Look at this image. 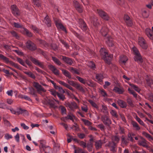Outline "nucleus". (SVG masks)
<instances>
[{
  "label": "nucleus",
  "mask_w": 153,
  "mask_h": 153,
  "mask_svg": "<svg viewBox=\"0 0 153 153\" xmlns=\"http://www.w3.org/2000/svg\"><path fill=\"white\" fill-rule=\"evenodd\" d=\"M71 31L73 33L78 39L80 40H82L83 39V37L80 36V34H79L77 33L76 32L75 30H72Z\"/></svg>",
  "instance_id": "nucleus-41"
},
{
  "label": "nucleus",
  "mask_w": 153,
  "mask_h": 153,
  "mask_svg": "<svg viewBox=\"0 0 153 153\" xmlns=\"http://www.w3.org/2000/svg\"><path fill=\"white\" fill-rule=\"evenodd\" d=\"M0 58L3 59L6 63L7 64L9 63L12 66L19 69H21L19 65L12 61H9L8 58L4 56L2 54H0Z\"/></svg>",
  "instance_id": "nucleus-5"
},
{
  "label": "nucleus",
  "mask_w": 153,
  "mask_h": 153,
  "mask_svg": "<svg viewBox=\"0 0 153 153\" xmlns=\"http://www.w3.org/2000/svg\"><path fill=\"white\" fill-rule=\"evenodd\" d=\"M62 59L66 63L69 65H71L73 63L72 59L68 57L62 56Z\"/></svg>",
  "instance_id": "nucleus-23"
},
{
  "label": "nucleus",
  "mask_w": 153,
  "mask_h": 153,
  "mask_svg": "<svg viewBox=\"0 0 153 153\" xmlns=\"http://www.w3.org/2000/svg\"><path fill=\"white\" fill-rule=\"evenodd\" d=\"M39 43L41 45V47H43L45 49L50 48L55 51L58 48L57 45L54 44H49L46 43L45 41L39 39Z\"/></svg>",
  "instance_id": "nucleus-3"
},
{
  "label": "nucleus",
  "mask_w": 153,
  "mask_h": 153,
  "mask_svg": "<svg viewBox=\"0 0 153 153\" xmlns=\"http://www.w3.org/2000/svg\"><path fill=\"white\" fill-rule=\"evenodd\" d=\"M30 28L33 30L34 32L36 33H39V30L35 26L32 25L30 27Z\"/></svg>",
  "instance_id": "nucleus-55"
},
{
  "label": "nucleus",
  "mask_w": 153,
  "mask_h": 153,
  "mask_svg": "<svg viewBox=\"0 0 153 153\" xmlns=\"http://www.w3.org/2000/svg\"><path fill=\"white\" fill-rule=\"evenodd\" d=\"M66 106L71 110H74L77 108L78 107L76 103L75 102L71 103L68 102L66 104Z\"/></svg>",
  "instance_id": "nucleus-21"
},
{
  "label": "nucleus",
  "mask_w": 153,
  "mask_h": 153,
  "mask_svg": "<svg viewBox=\"0 0 153 153\" xmlns=\"http://www.w3.org/2000/svg\"><path fill=\"white\" fill-rule=\"evenodd\" d=\"M33 2L34 5L38 7L41 6V1L39 0H33Z\"/></svg>",
  "instance_id": "nucleus-44"
},
{
  "label": "nucleus",
  "mask_w": 153,
  "mask_h": 153,
  "mask_svg": "<svg viewBox=\"0 0 153 153\" xmlns=\"http://www.w3.org/2000/svg\"><path fill=\"white\" fill-rule=\"evenodd\" d=\"M40 146H39L42 148L45 147V141L44 140H42L40 141Z\"/></svg>",
  "instance_id": "nucleus-61"
},
{
  "label": "nucleus",
  "mask_w": 153,
  "mask_h": 153,
  "mask_svg": "<svg viewBox=\"0 0 153 153\" xmlns=\"http://www.w3.org/2000/svg\"><path fill=\"white\" fill-rule=\"evenodd\" d=\"M107 108L106 106L102 105V109L101 110L102 111L103 113L105 114H107L108 113V112L107 111Z\"/></svg>",
  "instance_id": "nucleus-52"
},
{
  "label": "nucleus",
  "mask_w": 153,
  "mask_h": 153,
  "mask_svg": "<svg viewBox=\"0 0 153 153\" xmlns=\"http://www.w3.org/2000/svg\"><path fill=\"white\" fill-rule=\"evenodd\" d=\"M100 92L102 96L104 97H107L108 95L104 90L103 89L100 90Z\"/></svg>",
  "instance_id": "nucleus-59"
},
{
  "label": "nucleus",
  "mask_w": 153,
  "mask_h": 153,
  "mask_svg": "<svg viewBox=\"0 0 153 153\" xmlns=\"http://www.w3.org/2000/svg\"><path fill=\"white\" fill-rule=\"evenodd\" d=\"M132 125L133 127L135 128L136 130L138 131L140 129V127L137 122L134 121H132Z\"/></svg>",
  "instance_id": "nucleus-39"
},
{
  "label": "nucleus",
  "mask_w": 153,
  "mask_h": 153,
  "mask_svg": "<svg viewBox=\"0 0 153 153\" xmlns=\"http://www.w3.org/2000/svg\"><path fill=\"white\" fill-rule=\"evenodd\" d=\"M131 51L135 55V60L140 63H142L143 62V59L137 48L135 47L134 46L132 48Z\"/></svg>",
  "instance_id": "nucleus-4"
},
{
  "label": "nucleus",
  "mask_w": 153,
  "mask_h": 153,
  "mask_svg": "<svg viewBox=\"0 0 153 153\" xmlns=\"http://www.w3.org/2000/svg\"><path fill=\"white\" fill-rule=\"evenodd\" d=\"M101 120L104 124L106 126H109L112 122L109 117L107 114L101 116Z\"/></svg>",
  "instance_id": "nucleus-7"
},
{
  "label": "nucleus",
  "mask_w": 153,
  "mask_h": 153,
  "mask_svg": "<svg viewBox=\"0 0 153 153\" xmlns=\"http://www.w3.org/2000/svg\"><path fill=\"white\" fill-rule=\"evenodd\" d=\"M143 134L146 137L148 138L149 139L151 140H153L152 137L148 133H147L145 132H143Z\"/></svg>",
  "instance_id": "nucleus-53"
},
{
  "label": "nucleus",
  "mask_w": 153,
  "mask_h": 153,
  "mask_svg": "<svg viewBox=\"0 0 153 153\" xmlns=\"http://www.w3.org/2000/svg\"><path fill=\"white\" fill-rule=\"evenodd\" d=\"M108 28L105 26H103L100 30V33L102 36L105 37V41L108 45L109 47H112L114 45V42L112 38L108 35Z\"/></svg>",
  "instance_id": "nucleus-1"
},
{
  "label": "nucleus",
  "mask_w": 153,
  "mask_h": 153,
  "mask_svg": "<svg viewBox=\"0 0 153 153\" xmlns=\"http://www.w3.org/2000/svg\"><path fill=\"white\" fill-rule=\"evenodd\" d=\"M108 146L110 148L111 151L113 152H115L117 150V144L115 142L110 141L109 143Z\"/></svg>",
  "instance_id": "nucleus-20"
},
{
  "label": "nucleus",
  "mask_w": 153,
  "mask_h": 153,
  "mask_svg": "<svg viewBox=\"0 0 153 153\" xmlns=\"http://www.w3.org/2000/svg\"><path fill=\"white\" fill-rule=\"evenodd\" d=\"M13 25L16 28H21L23 29V25L19 23L14 22L13 23Z\"/></svg>",
  "instance_id": "nucleus-43"
},
{
  "label": "nucleus",
  "mask_w": 153,
  "mask_h": 153,
  "mask_svg": "<svg viewBox=\"0 0 153 153\" xmlns=\"http://www.w3.org/2000/svg\"><path fill=\"white\" fill-rule=\"evenodd\" d=\"M73 140L78 143H79V145L82 146L84 148H85L87 147V144H86L84 142L82 141H80L79 140L77 139L76 138H74L73 139Z\"/></svg>",
  "instance_id": "nucleus-31"
},
{
  "label": "nucleus",
  "mask_w": 153,
  "mask_h": 153,
  "mask_svg": "<svg viewBox=\"0 0 153 153\" xmlns=\"http://www.w3.org/2000/svg\"><path fill=\"white\" fill-rule=\"evenodd\" d=\"M67 81L69 85L72 86L80 91H83L84 89L79 84L76 82H75L73 81L70 80L68 79L67 80Z\"/></svg>",
  "instance_id": "nucleus-8"
},
{
  "label": "nucleus",
  "mask_w": 153,
  "mask_h": 153,
  "mask_svg": "<svg viewBox=\"0 0 153 153\" xmlns=\"http://www.w3.org/2000/svg\"><path fill=\"white\" fill-rule=\"evenodd\" d=\"M82 120L85 125L90 126L91 125V123L88 120L85 119H82Z\"/></svg>",
  "instance_id": "nucleus-62"
},
{
  "label": "nucleus",
  "mask_w": 153,
  "mask_h": 153,
  "mask_svg": "<svg viewBox=\"0 0 153 153\" xmlns=\"http://www.w3.org/2000/svg\"><path fill=\"white\" fill-rule=\"evenodd\" d=\"M103 142L102 141L99 140L95 142V146L96 149H98L101 148Z\"/></svg>",
  "instance_id": "nucleus-29"
},
{
  "label": "nucleus",
  "mask_w": 153,
  "mask_h": 153,
  "mask_svg": "<svg viewBox=\"0 0 153 153\" xmlns=\"http://www.w3.org/2000/svg\"><path fill=\"white\" fill-rule=\"evenodd\" d=\"M89 66L91 69L94 70L95 68V65L93 62L91 61L89 62Z\"/></svg>",
  "instance_id": "nucleus-64"
},
{
  "label": "nucleus",
  "mask_w": 153,
  "mask_h": 153,
  "mask_svg": "<svg viewBox=\"0 0 153 153\" xmlns=\"http://www.w3.org/2000/svg\"><path fill=\"white\" fill-rule=\"evenodd\" d=\"M57 96L59 98L60 100L62 101H63L65 99V97L64 95L59 93H57Z\"/></svg>",
  "instance_id": "nucleus-51"
},
{
  "label": "nucleus",
  "mask_w": 153,
  "mask_h": 153,
  "mask_svg": "<svg viewBox=\"0 0 153 153\" xmlns=\"http://www.w3.org/2000/svg\"><path fill=\"white\" fill-rule=\"evenodd\" d=\"M26 63L28 65L30 68L31 69L33 68L32 66V63L28 59H27L25 60Z\"/></svg>",
  "instance_id": "nucleus-63"
},
{
  "label": "nucleus",
  "mask_w": 153,
  "mask_h": 153,
  "mask_svg": "<svg viewBox=\"0 0 153 153\" xmlns=\"http://www.w3.org/2000/svg\"><path fill=\"white\" fill-rule=\"evenodd\" d=\"M69 71L73 74H76L78 75L80 74V71L76 68L71 67L70 68Z\"/></svg>",
  "instance_id": "nucleus-32"
},
{
  "label": "nucleus",
  "mask_w": 153,
  "mask_h": 153,
  "mask_svg": "<svg viewBox=\"0 0 153 153\" xmlns=\"http://www.w3.org/2000/svg\"><path fill=\"white\" fill-rule=\"evenodd\" d=\"M23 34L26 35L29 37H32L33 36L32 33L30 32L27 29L23 28V30L21 31Z\"/></svg>",
  "instance_id": "nucleus-27"
},
{
  "label": "nucleus",
  "mask_w": 153,
  "mask_h": 153,
  "mask_svg": "<svg viewBox=\"0 0 153 153\" xmlns=\"http://www.w3.org/2000/svg\"><path fill=\"white\" fill-rule=\"evenodd\" d=\"M137 121L141 125L145 127V125L143 122L142 121L140 118L137 116H136L135 117Z\"/></svg>",
  "instance_id": "nucleus-45"
},
{
  "label": "nucleus",
  "mask_w": 153,
  "mask_h": 153,
  "mask_svg": "<svg viewBox=\"0 0 153 153\" xmlns=\"http://www.w3.org/2000/svg\"><path fill=\"white\" fill-rule=\"evenodd\" d=\"M73 3L76 10L80 13L82 12L83 11L82 6L80 5L78 2L75 0L73 1Z\"/></svg>",
  "instance_id": "nucleus-17"
},
{
  "label": "nucleus",
  "mask_w": 153,
  "mask_h": 153,
  "mask_svg": "<svg viewBox=\"0 0 153 153\" xmlns=\"http://www.w3.org/2000/svg\"><path fill=\"white\" fill-rule=\"evenodd\" d=\"M54 21L55 25L58 28L60 29L65 32H67L65 28L61 23L60 20L56 19H54Z\"/></svg>",
  "instance_id": "nucleus-12"
},
{
  "label": "nucleus",
  "mask_w": 153,
  "mask_h": 153,
  "mask_svg": "<svg viewBox=\"0 0 153 153\" xmlns=\"http://www.w3.org/2000/svg\"><path fill=\"white\" fill-rule=\"evenodd\" d=\"M10 33L12 35V36L16 38L17 39H18L19 38V36L17 33L15 31L12 30L10 32Z\"/></svg>",
  "instance_id": "nucleus-50"
},
{
  "label": "nucleus",
  "mask_w": 153,
  "mask_h": 153,
  "mask_svg": "<svg viewBox=\"0 0 153 153\" xmlns=\"http://www.w3.org/2000/svg\"><path fill=\"white\" fill-rule=\"evenodd\" d=\"M52 59L54 62L57 65H61L62 63L57 58L55 57H52Z\"/></svg>",
  "instance_id": "nucleus-40"
},
{
  "label": "nucleus",
  "mask_w": 153,
  "mask_h": 153,
  "mask_svg": "<svg viewBox=\"0 0 153 153\" xmlns=\"http://www.w3.org/2000/svg\"><path fill=\"white\" fill-rule=\"evenodd\" d=\"M89 19L91 23L95 27H97L100 25V23L98 19L95 16L90 17Z\"/></svg>",
  "instance_id": "nucleus-14"
},
{
  "label": "nucleus",
  "mask_w": 153,
  "mask_h": 153,
  "mask_svg": "<svg viewBox=\"0 0 153 153\" xmlns=\"http://www.w3.org/2000/svg\"><path fill=\"white\" fill-rule=\"evenodd\" d=\"M0 108H1L4 109H9L8 107L7 106L6 104L4 103H0Z\"/></svg>",
  "instance_id": "nucleus-54"
},
{
  "label": "nucleus",
  "mask_w": 153,
  "mask_h": 153,
  "mask_svg": "<svg viewBox=\"0 0 153 153\" xmlns=\"http://www.w3.org/2000/svg\"><path fill=\"white\" fill-rule=\"evenodd\" d=\"M104 76L102 74H97L96 75V79L99 82H102Z\"/></svg>",
  "instance_id": "nucleus-33"
},
{
  "label": "nucleus",
  "mask_w": 153,
  "mask_h": 153,
  "mask_svg": "<svg viewBox=\"0 0 153 153\" xmlns=\"http://www.w3.org/2000/svg\"><path fill=\"white\" fill-rule=\"evenodd\" d=\"M88 102L93 107L97 109H98V106L93 101L91 100H89Z\"/></svg>",
  "instance_id": "nucleus-49"
},
{
  "label": "nucleus",
  "mask_w": 153,
  "mask_h": 153,
  "mask_svg": "<svg viewBox=\"0 0 153 153\" xmlns=\"http://www.w3.org/2000/svg\"><path fill=\"white\" fill-rule=\"evenodd\" d=\"M124 20L126 25L128 26H131L133 25L132 20L127 15H125L124 17Z\"/></svg>",
  "instance_id": "nucleus-19"
},
{
  "label": "nucleus",
  "mask_w": 153,
  "mask_h": 153,
  "mask_svg": "<svg viewBox=\"0 0 153 153\" xmlns=\"http://www.w3.org/2000/svg\"><path fill=\"white\" fill-rule=\"evenodd\" d=\"M76 78L80 82L84 84H86V80H85L83 78L78 76H76Z\"/></svg>",
  "instance_id": "nucleus-47"
},
{
  "label": "nucleus",
  "mask_w": 153,
  "mask_h": 153,
  "mask_svg": "<svg viewBox=\"0 0 153 153\" xmlns=\"http://www.w3.org/2000/svg\"><path fill=\"white\" fill-rule=\"evenodd\" d=\"M24 73L33 79H35L36 78L34 74L30 71H24Z\"/></svg>",
  "instance_id": "nucleus-38"
},
{
  "label": "nucleus",
  "mask_w": 153,
  "mask_h": 153,
  "mask_svg": "<svg viewBox=\"0 0 153 153\" xmlns=\"http://www.w3.org/2000/svg\"><path fill=\"white\" fill-rule=\"evenodd\" d=\"M134 134L132 133H129L128 134V139L131 141H134L133 138L134 136Z\"/></svg>",
  "instance_id": "nucleus-42"
},
{
  "label": "nucleus",
  "mask_w": 153,
  "mask_h": 153,
  "mask_svg": "<svg viewBox=\"0 0 153 153\" xmlns=\"http://www.w3.org/2000/svg\"><path fill=\"white\" fill-rule=\"evenodd\" d=\"M128 59L127 57L125 56L122 55L120 56V61L123 64H125Z\"/></svg>",
  "instance_id": "nucleus-36"
},
{
  "label": "nucleus",
  "mask_w": 153,
  "mask_h": 153,
  "mask_svg": "<svg viewBox=\"0 0 153 153\" xmlns=\"http://www.w3.org/2000/svg\"><path fill=\"white\" fill-rule=\"evenodd\" d=\"M33 85L36 89L37 92L39 94H40L41 91L45 92L46 91V90L38 82H34L33 83Z\"/></svg>",
  "instance_id": "nucleus-13"
},
{
  "label": "nucleus",
  "mask_w": 153,
  "mask_h": 153,
  "mask_svg": "<svg viewBox=\"0 0 153 153\" xmlns=\"http://www.w3.org/2000/svg\"><path fill=\"white\" fill-rule=\"evenodd\" d=\"M58 82L60 84L63 85L64 86L68 88L69 89L71 90V91H74V89L69 84L62 81H59Z\"/></svg>",
  "instance_id": "nucleus-25"
},
{
  "label": "nucleus",
  "mask_w": 153,
  "mask_h": 153,
  "mask_svg": "<svg viewBox=\"0 0 153 153\" xmlns=\"http://www.w3.org/2000/svg\"><path fill=\"white\" fill-rule=\"evenodd\" d=\"M27 48L30 50L34 51L36 49V45L30 40H28L26 43Z\"/></svg>",
  "instance_id": "nucleus-11"
},
{
  "label": "nucleus",
  "mask_w": 153,
  "mask_h": 153,
  "mask_svg": "<svg viewBox=\"0 0 153 153\" xmlns=\"http://www.w3.org/2000/svg\"><path fill=\"white\" fill-rule=\"evenodd\" d=\"M88 149V151L90 152L91 151L92 148H93V145L90 142V143H89L87 145V147Z\"/></svg>",
  "instance_id": "nucleus-60"
},
{
  "label": "nucleus",
  "mask_w": 153,
  "mask_h": 153,
  "mask_svg": "<svg viewBox=\"0 0 153 153\" xmlns=\"http://www.w3.org/2000/svg\"><path fill=\"white\" fill-rule=\"evenodd\" d=\"M152 30L149 28H146L145 32L148 37L150 39L153 40V27H152Z\"/></svg>",
  "instance_id": "nucleus-18"
},
{
  "label": "nucleus",
  "mask_w": 153,
  "mask_h": 153,
  "mask_svg": "<svg viewBox=\"0 0 153 153\" xmlns=\"http://www.w3.org/2000/svg\"><path fill=\"white\" fill-rule=\"evenodd\" d=\"M61 70L62 73L65 76L68 77L69 79H71V75L69 71L67 70L63 69H62Z\"/></svg>",
  "instance_id": "nucleus-34"
},
{
  "label": "nucleus",
  "mask_w": 153,
  "mask_h": 153,
  "mask_svg": "<svg viewBox=\"0 0 153 153\" xmlns=\"http://www.w3.org/2000/svg\"><path fill=\"white\" fill-rule=\"evenodd\" d=\"M11 9L12 13L14 16L17 17L20 15V11L16 5H11Z\"/></svg>",
  "instance_id": "nucleus-10"
},
{
  "label": "nucleus",
  "mask_w": 153,
  "mask_h": 153,
  "mask_svg": "<svg viewBox=\"0 0 153 153\" xmlns=\"http://www.w3.org/2000/svg\"><path fill=\"white\" fill-rule=\"evenodd\" d=\"M37 51L38 52L41 54L43 55L45 57H46L47 55L46 54V52H45L42 51L41 49H37Z\"/></svg>",
  "instance_id": "nucleus-57"
},
{
  "label": "nucleus",
  "mask_w": 153,
  "mask_h": 153,
  "mask_svg": "<svg viewBox=\"0 0 153 153\" xmlns=\"http://www.w3.org/2000/svg\"><path fill=\"white\" fill-rule=\"evenodd\" d=\"M97 13L98 15L103 19L108 21L109 19V17L108 14L102 10L97 9Z\"/></svg>",
  "instance_id": "nucleus-9"
},
{
  "label": "nucleus",
  "mask_w": 153,
  "mask_h": 153,
  "mask_svg": "<svg viewBox=\"0 0 153 153\" xmlns=\"http://www.w3.org/2000/svg\"><path fill=\"white\" fill-rule=\"evenodd\" d=\"M49 69L56 75H59V71L53 65H48Z\"/></svg>",
  "instance_id": "nucleus-22"
},
{
  "label": "nucleus",
  "mask_w": 153,
  "mask_h": 153,
  "mask_svg": "<svg viewBox=\"0 0 153 153\" xmlns=\"http://www.w3.org/2000/svg\"><path fill=\"white\" fill-rule=\"evenodd\" d=\"M30 59L35 65H38L40 67L42 68H45V66L43 65L42 62H40L39 60L33 58L32 56L30 57Z\"/></svg>",
  "instance_id": "nucleus-16"
},
{
  "label": "nucleus",
  "mask_w": 153,
  "mask_h": 153,
  "mask_svg": "<svg viewBox=\"0 0 153 153\" xmlns=\"http://www.w3.org/2000/svg\"><path fill=\"white\" fill-rule=\"evenodd\" d=\"M113 91L119 94H122L123 93L124 90L123 88H119L115 86L114 87Z\"/></svg>",
  "instance_id": "nucleus-24"
},
{
  "label": "nucleus",
  "mask_w": 153,
  "mask_h": 153,
  "mask_svg": "<svg viewBox=\"0 0 153 153\" xmlns=\"http://www.w3.org/2000/svg\"><path fill=\"white\" fill-rule=\"evenodd\" d=\"M79 26L82 30L87 33L88 32V28L85 21L82 19H79L78 21Z\"/></svg>",
  "instance_id": "nucleus-6"
},
{
  "label": "nucleus",
  "mask_w": 153,
  "mask_h": 153,
  "mask_svg": "<svg viewBox=\"0 0 153 153\" xmlns=\"http://www.w3.org/2000/svg\"><path fill=\"white\" fill-rule=\"evenodd\" d=\"M44 22L47 25L48 27H50L51 26V21L48 15L46 16L45 17L44 20Z\"/></svg>",
  "instance_id": "nucleus-30"
},
{
  "label": "nucleus",
  "mask_w": 153,
  "mask_h": 153,
  "mask_svg": "<svg viewBox=\"0 0 153 153\" xmlns=\"http://www.w3.org/2000/svg\"><path fill=\"white\" fill-rule=\"evenodd\" d=\"M49 91L50 92L51 94L54 97L57 95V93H58V92H56V91L53 89H51L49 90Z\"/></svg>",
  "instance_id": "nucleus-58"
},
{
  "label": "nucleus",
  "mask_w": 153,
  "mask_h": 153,
  "mask_svg": "<svg viewBox=\"0 0 153 153\" xmlns=\"http://www.w3.org/2000/svg\"><path fill=\"white\" fill-rule=\"evenodd\" d=\"M75 118V117L73 114H68L67 116L65 117L64 119L63 120V121H65V120L70 119L73 122H74V118Z\"/></svg>",
  "instance_id": "nucleus-35"
},
{
  "label": "nucleus",
  "mask_w": 153,
  "mask_h": 153,
  "mask_svg": "<svg viewBox=\"0 0 153 153\" xmlns=\"http://www.w3.org/2000/svg\"><path fill=\"white\" fill-rule=\"evenodd\" d=\"M117 102L119 105L122 108H125L127 107L126 103L122 100H119Z\"/></svg>",
  "instance_id": "nucleus-26"
},
{
  "label": "nucleus",
  "mask_w": 153,
  "mask_h": 153,
  "mask_svg": "<svg viewBox=\"0 0 153 153\" xmlns=\"http://www.w3.org/2000/svg\"><path fill=\"white\" fill-rule=\"evenodd\" d=\"M27 111L25 109H22L21 108L18 109L16 111V115H19L20 114H22L24 112Z\"/></svg>",
  "instance_id": "nucleus-46"
},
{
  "label": "nucleus",
  "mask_w": 153,
  "mask_h": 153,
  "mask_svg": "<svg viewBox=\"0 0 153 153\" xmlns=\"http://www.w3.org/2000/svg\"><path fill=\"white\" fill-rule=\"evenodd\" d=\"M100 53L105 62L108 64H110L112 57V55L109 54L104 48H101Z\"/></svg>",
  "instance_id": "nucleus-2"
},
{
  "label": "nucleus",
  "mask_w": 153,
  "mask_h": 153,
  "mask_svg": "<svg viewBox=\"0 0 153 153\" xmlns=\"http://www.w3.org/2000/svg\"><path fill=\"white\" fill-rule=\"evenodd\" d=\"M147 83L148 85L150 86L153 84V80L152 79L148 78L146 79Z\"/></svg>",
  "instance_id": "nucleus-56"
},
{
  "label": "nucleus",
  "mask_w": 153,
  "mask_h": 153,
  "mask_svg": "<svg viewBox=\"0 0 153 153\" xmlns=\"http://www.w3.org/2000/svg\"><path fill=\"white\" fill-rule=\"evenodd\" d=\"M147 141L145 139L142 138L141 140H139L138 141V144L140 146L147 148L148 146L147 145Z\"/></svg>",
  "instance_id": "nucleus-28"
},
{
  "label": "nucleus",
  "mask_w": 153,
  "mask_h": 153,
  "mask_svg": "<svg viewBox=\"0 0 153 153\" xmlns=\"http://www.w3.org/2000/svg\"><path fill=\"white\" fill-rule=\"evenodd\" d=\"M119 137L117 136H114L112 137V141L115 142L117 144L119 142Z\"/></svg>",
  "instance_id": "nucleus-48"
},
{
  "label": "nucleus",
  "mask_w": 153,
  "mask_h": 153,
  "mask_svg": "<svg viewBox=\"0 0 153 153\" xmlns=\"http://www.w3.org/2000/svg\"><path fill=\"white\" fill-rule=\"evenodd\" d=\"M138 44L143 49H146L147 48V45L144 39L142 37H139L138 39Z\"/></svg>",
  "instance_id": "nucleus-15"
},
{
  "label": "nucleus",
  "mask_w": 153,
  "mask_h": 153,
  "mask_svg": "<svg viewBox=\"0 0 153 153\" xmlns=\"http://www.w3.org/2000/svg\"><path fill=\"white\" fill-rule=\"evenodd\" d=\"M129 85L134 89L135 91L138 93H140L141 90L138 86L132 84H130Z\"/></svg>",
  "instance_id": "nucleus-37"
}]
</instances>
